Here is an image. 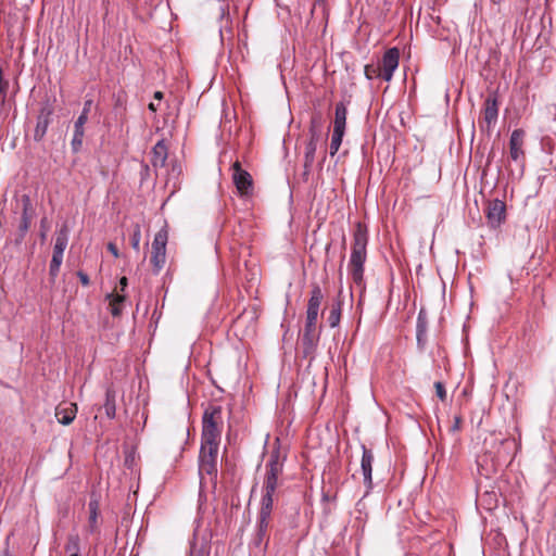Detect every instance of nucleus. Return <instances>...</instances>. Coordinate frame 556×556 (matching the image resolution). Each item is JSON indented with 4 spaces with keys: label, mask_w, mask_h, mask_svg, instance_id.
Wrapping results in <instances>:
<instances>
[{
    "label": "nucleus",
    "mask_w": 556,
    "mask_h": 556,
    "mask_svg": "<svg viewBox=\"0 0 556 556\" xmlns=\"http://www.w3.org/2000/svg\"><path fill=\"white\" fill-rule=\"evenodd\" d=\"M223 410L220 406L210 405L203 413L201 442L207 445L219 444L222 437Z\"/></svg>",
    "instance_id": "nucleus-1"
},
{
    "label": "nucleus",
    "mask_w": 556,
    "mask_h": 556,
    "mask_svg": "<svg viewBox=\"0 0 556 556\" xmlns=\"http://www.w3.org/2000/svg\"><path fill=\"white\" fill-rule=\"evenodd\" d=\"M283 470V460L278 451H274L266 464V472L263 482V494L261 502L274 504V494Z\"/></svg>",
    "instance_id": "nucleus-2"
},
{
    "label": "nucleus",
    "mask_w": 556,
    "mask_h": 556,
    "mask_svg": "<svg viewBox=\"0 0 556 556\" xmlns=\"http://www.w3.org/2000/svg\"><path fill=\"white\" fill-rule=\"evenodd\" d=\"M14 214L18 215L16 218V241H22L36 217V210L31 204L29 195L23 194L15 200Z\"/></svg>",
    "instance_id": "nucleus-3"
},
{
    "label": "nucleus",
    "mask_w": 556,
    "mask_h": 556,
    "mask_svg": "<svg viewBox=\"0 0 556 556\" xmlns=\"http://www.w3.org/2000/svg\"><path fill=\"white\" fill-rule=\"evenodd\" d=\"M14 214L18 215L16 218V241H22L36 217V210L31 204L29 195L23 194L15 200Z\"/></svg>",
    "instance_id": "nucleus-4"
},
{
    "label": "nucleus",
    "mask_w": 556,
    "mask_h": 556,
    "mask_svg": "<svg viewBox=\"0 0 556 556\" xmlns=\"http://www.w3.org/2000/svg\"><path fill=\"white\" fill-rule=\"evenodd\" d=\"M309 139L305 144V151H304V172L303 176L305 179H307L308 175L311 174L312 167L315 162V153L317 150V144L321 138V131L318 125V121L313 118L311 121V126L308 129Z\"/></svg>",
    "instance_id": "nucleus-5"
},
{
    "label": "nucleus",
    "mask_w": 556,
    "mask_h": 556,
    "mask_svg": "<svg viewBox=\"0 0 556 556\" xmlns=\"http://www.w3.org/2000/svg\"><path fill=\"white\" fill-rule=\"evenodd\" d=\"M274 504L261 502V507L257 516L256 522V532L253 540V543L256 547L264 545V549L266 548L269 536L267 531L270 525V517L273 513Z\"/></svg>",
    "instance_id": "nucleus-6"
},
{
    "label": "nucleus",
    "mask_w": 556,
    "mask_h": 556,
    "mask_svg": "<svg viewBox=\"0 0 556 556\" xmlns=\"http://www.w3.org/2000/svg\"><path fill=\"white\" fill-rule=\"evenodd\" d=\"M219 444L213 443L207 445L201 442L199 454V472L200 475L206 473L208 476L217 475V456Z\"/></svg>",
    "instance_id": "nucleus-7"
},
{
    "label": "nucleus",
    "mask_w": 556,
    "mask_h": 556,
    "mask_svg": "<svg viewBox=\"0 0 556 556\" xmlns=\"http://www.w3.org/2000/svg\"><path fill=\"white\" fill-rule=\"evenodd\" d=\"M232 181L241 198H248L253 193V178L249 172L241 167L239 161L231 165Z\"/></svg>",
    "instance_id": "nucleus-8"
},
{
    "label": "nucleus",
    "mask_w": 556,
    "mask_h": 556,
    "mask_svg": "<svg viewBox=\"0 0 556 556\" xmlns=\"http://www.w3.org/2000/svg\"><path fill=\"white\" fill-rule=\"evenodd\" d=\"M366 256V245H354L349 262V271L353 281L358 286H361L364 280V264Z\"/></svg>",
    "instance_id": "nucleus-9"
},
{
    "label": "nucleus",
    "mask_w": 556,
    "mask_h": 556,
    "mask_svg": "<svg viewBox=\"0 0 556 556\" xmlns=\"http://www.w3.org/2000/svg\"><path fill=\"white\" fill-rule=\"evenodd\" d=\"M54 108L49 100L41 104L39 114L37 116V123L34 130L35 141H41L47 134L48 127L51 123V116L53 115Z\"/></svg>",
    "instance_id": "nucleus-10"
},
{
    "label": "nucleus",
    "mask_w": 556,
    "mask_h": 556,
    "mask_svg": "<svg viewBox=\"0 0 556 556\" xmlns=\"http://www.w3.org/2000/svg\"><path fill=\"white\" fill-rule=\"evenodd\" d=\"M498 116V101L495 96H489L483 104L482 118L479 122L482 129L488 131L495 125Z\"/></svg>",
    "instance_id": "nucleus-11"
},
{
    "label": "nucleus",
    "mask_w": 556,
    "mask_h": 556,
    "mask_svg": "<svg viewBox=\"0 0 556 556\" xmlns=\"http://www.w3.org/2000/svg\"><path fill=\"white\" fill-rule=\"evenodd\" d=\"M400 51L397 48L388 49L382 59L378 61L381 66L382 79L390 81L393 77L394 71L399 66Z\"/></svg>",
    "instance_id": "nucleus-12"
},
{
    "label": "nucleus",
    "mask_w": 556,
    "mask_h": 556,
    "mask_svg": "<svg viewBox=\"0 0 556 556\" xmlns=\"http://www.w3.org/2000/svg\"><path fill=\"white\" fill-rule=\"evenodd\" d=\"M362 460H361V470L363 475V482L366 486L365 495L369 494L372 490V465L375 460V456L371 450L367 448L365 445H362Z\"/></svg>",
    "instance_id": "nucleus-13"
},
{
    "label": "nucleus",
    "mask_w": 556,
    "mask_h": 556,
    "mask_svg": "<svg viewBox=\"0 0 556 556\" xmlns=\"http://www.w3.org/2000/svg\"><path fill=\"white\" fill-rule=\"evenodd\" d=\"M488 223L492 227L500 226L506 218V205L505 202L495 199L490 201L486 207Z\"/></svg>",
    "instance_id": "nucleus-14"
},
{
    "label": "nucleus",
    "mask_w": 556,
    "mask_h": 556,
    "mask_svg": "<svg viewBox=\"0 0 556 556\" xmlns=\"http://www.w3.org/2000/svg\"><path fill=\"white\" fill-rule=\"evenodd\" d=\"M526 132L523 129H515L513 130L509 139V155L510 159L515 162L525 157L523 143H525Z\"/></svg>",
    "instance_id": "nucleus-15"
},
{
    "label": "nucleus",
    "mask_w": 556,
    "mask_h": 556,
    "mask_svg": "<svg viewBox=\"0 0 556 556\" xmlns=\"http://www.w3.org/2000/svg\"><path fill=\"white\" fill-rule=\"evenodd\" d=\"M323 300L324 294L320 287L318 285H314L311 291V298L307 303L306 319L317 321Z\"/></svg>",
    "instance_id": "nucleus-16"
},
{
    "label": "nucleus",
    "mask_w": 556,
    "mask_h": 556,
    "mask_svg": "<svg viewBox=\"0 0 556 556\" xmlns=\"http://www.w3.org/2000/svg\"><path fill=\"white\" fill-rule=\"evenodd\" d=\"M86 123H87V110H83L74 125L72 148H73V151H75V152H77L83 144V139H84V135H85L84 126Z\"/></svg>",
    "instance_id": "nucleus-17"
},
{
    "label": "nucleus",
    "mask_w": 556,
    "mask_h": 556,
    "mask_svg": "<svg viewBox=\"0 0 556 556\" xmlns=\"http://www.w3.org/2000/svg\"><path fill=\"white\" fill-rule=\"evenodd\" d=\"M348 108L345 102L340 101L336 104L333 130L345 134Z\"/></svg>",
    "instance_id": "nucleus-18"
},
{
    "label": "nucleus",
    "mask_w": 556,
    "mask_h": 556,
    "mask_svg": "<svg viewBox=\"0 0 556 556\" xmlns=\"http://www.w3.org/2000/svg\"><path fill=\"white\" fill-rule=\"evenodd\" d=\"M64 247L65 245H54L52 260L50 262V267H49V276H50V279L52 282H54L55 278L59 275L60 267L63 262Z\"/></svg>",
    "instance_id": "nucleus-19"
},
{
    "label": "nucleus",
    "mask_w": 556,
    "mask_h": 556,
    "mask_svg": "<svg viewBox=\"0 0 556 556\" xmlns=\"http://www.w3.org/2000/svg\"><path fill=\"white\" fill-rule=\"evenodd\" d=\"M77 406L76 404H68L67 406H58L55 409V417L62 425H70L76 417Z\"/></svg>",
    "instance_id": "nucleus-20"
},
{
    "label": "nucleus",
    "mask_w": 556,
    "mask_h": 556,
    "mask_svg": "<svg viewBox=\"0 0 556 556\" xmlns=\"http://www.w3.org/2000/svg\"><path fill=\"white\" fill-rule=\"evenodd\" d=\"M167 160V147L163 140H160L155 143L152 149V159L151 163L153 167H163L165 166Z\"/></svg>",
    "instance_id": "nucleus-21"
},
{
    "label": "nucleus",
    "mask_w": 556,
    "mask_h": 556,
    "mask_svg": "<svg viewBox=\"0 0 556 556\" xmlns=\"http://www.w3.org/2000/svg\"><path fill=\"white\" fill-rule=\"evenodd\" d=\"M89 518L86 530L93 534L99 532L98 518H99V502L98 500H90L88 504Z\"/></svg>",
    "instance_id": "nucleus-22"
},
{
    "label": "nucleus",
    "mask_w": 556,
    "mask_h": 556,
    "mask_svg": "<svg viewBox=\"0 0 556 556\" xmlns=\"http://www.w3.org/2000/svg\"><path fill=\"white\" fill-rule=\"evenodd\" d=\"M166 263V245H153L151 254V264L156 273H159Z\"/></svg>",
    "instance_id": "nucleus-23"
},
{
    "label": "nucleus",
    "mask_w": 556,
    "mask_h": 556,
    "mask_svg": "<svg viewBox=\"0 0 556 556\" xmlns=\"http://www.w3.org/2000/svg\"><path fill=\"white\" fill-rule=\"evenodd\" d=\"M64 552L66 556L81 555L80 538L77 533H71L67 535Z\"/></svg>",
    "instance_id": "nucleus-24"
},
{
    "label": "nucleus",
    "mask_w": 556,
    "mask_h": 556,
    "mask_svg": "<svg viewBox=\"0 0 556 556\" xmlns=\"http://www.w3.org/2000/svg\"><path fill=\"white\" fill-rule=\"evenodd\" d=\"M104 410L108 418L113 419L116 416V392L109 388L105 392Z\"/></svg>",
    "instance_id": "nucleus-25"
},
{
    "label": "nucleus",
    "mask_w": 556,
    "mask_h": 556,
    "mask_svg": "<svg viewBox=\"0 0 556 556\" xmlns=\"http://www.w3.org/2000/svg\"><path fill=\"white\" fill-rule=\"evenodd\" d=\"M341 311L342 303L340 301L332 303L328 316V323L331 328H334L340 324Z\"/></svg>",
    "instance_id": "nucleus-26"
},
{
    "label": "nucleus",
    "mask_w": 556,
    "mask_h": 556,
    "mask_svg": "<svg viewBox=\"0 0 556 556\" xmlns=\"http://www.w3.org/2000/svg\"><path fill=\"white\" fill-rule=\"evenodd\" d=\"M110 311L113 316H118L122 313V304L125 301V296L121 294H109Z\"/></svg>",
    "instance_id": "nucleus-27"
},
{
    "label": "nucleus",
    "mask_w": 556,
    "mask_h": 556,
    "mask_svg": "<svg viewBox=\"0 0 556 556\" xmlns=\"http://www.w3.org/2000/svg\"><path fill=\"white\" fill-rule=\"evenodd\" d=\"M364 74L368 80H372L376 78H382L380 63L377 62V64L371 63V64L365 65Z\"/></svg>",
    "instance_id": "nucleus-28"
},
{
    "label": "nucleus",
    "mask_w": 556,
    "mask_h": 556,
    "mask_svg": "<svg viewBox=\"0 0 556 556\" xmlns=\"http://www.w3.org/2000/svg\"><path fill=\"white\" fill-rule=\"evenodd\" d=\"M367 227L357 223L354 229V243H367Z\"/></svg>",
    "instance_id": "nucleus-29"
},
{
    "label": "nucleus",
    "mask_w": 556,
    "mask_h": 556,
    "mask_svg": "<svg viewBox=\"0 0 556 556\" xmlns=\"http://www.w3.org/2000/svg\"><path fill=\"white\" fill-rule=\"evenodd\" d=\"M344 134L332 131L331 136V142H330V155L333 156L340 149V146L342 143Z\"/></svg>",
    "instance_id": "nucleus-30"
},
{
    "label": "nucleus",
    "mask_w": 556,
    "mask_h": 556,
    "mask_svg": "<svg viewBox=\"0 0 556 556\" xmlns=\"http://www.w3.org/2000/svg\"><path fill=\"white\" fill-rule=\"evenodd\" d=\"M168 241V230L167 225H164L154 237L153 243H167Z\"/></svg>",
    "instance_id": "nucleus-31"
},
{
    "label": "nucleus",
    "mask_w": 556,
    "mask_h": 556,
    "mask_svg": "<svg viewBox=\"0 0 556 556\" xmlns=\"http://www.w3.org/2000/svg\"><path fill=\"white\" fill-rule=\"evenodd\" d=\"M317 338H318L317 333H304L303 332L302 342L307 349H312L315 345Z\"/></svg>",
    "instance_id": "nucleus-32"
},
{
    "label": "nucleus",
    "mask_w": 556,
    "mask_h": 556,
    "mask_svg": "<svg viewBox=\"0 0 556 556\" xmlns=\"http://www.w3.org/2000/svg\"><path fill=\"white\" fill-rule=\"evenodd\" d=\"M68 240V229L67 226L64 224L60 228V230L56 233L55 237V243H66Z\"/></svg>",
    "instance_id": "nucleus-33"
},
{
    "label": "nucleus",
    "mask_w": 556,
    "mask_h": 556,
    "mask_svg": "<svg viewBox=\"0 0 556 556\" xmlns=\"http://www.w3.org/2000/svg\"><path fill=\"white\" fill-rule=\"evenodd\" d=\"M434 388H435V393H437V396L441 400V401H445L446 400V390H445V387L442 382L440 381H437L434 383Z\"/></svg>",
    "instance_id": "nucleus-34"
},
{
    "label": "nucleus",
    "mask_w": 556,
    "mask_h": 556,
    "mask_svg": "<svg viewBox=\"0 0 556 556\" xmlns=\"http://www.w3.org/2000/svg\"><path fill=\"white\" fill-rule=\"evenodd\" d=\"M189 556H207V552L202 547H198L197 542H192Z\"/></svg>",
    "instance_id": "nucleus-35"
},
{
    "label": "nucleus",
    "mask_w": 556,
    "mask_h": 556,
    "mask_svg": "<svg viewBox=\"0 0 556 556\" xmlns=\"http://www.w3.org/2000/svg\"><path fill=\"white\" fill-rule=\"evenodd\" d=\"M316 320L306 319L304 333H317L316 332Z\"/></svg>",
    "instance_id": "nucleus-36"
},
{
    "label": "nucleus",
    "mask_w": 556,
    "mask_h": 556,
    "mask_svg": "<svg viewBox=\"0 0 556 556\" xmlns=\"http://www.w3.org/2000/svg\"><path fill=\"white\" fill-rule=\"evenodd\" d=\"M77 277L79 278L83 286H85V287L89 286L90 280L86 273L79 270V271H77Z\"/></svg>",
    "instance_id": "nucleus-37"
},
{
    "label": "nucleus",
    "mask_w": 556,
    "mask_h": 556,
    "mask_svg": "<svg viewBox=\"0 0 556 556\" xmlns=\"http://www.w3.org/2000/svg\"><path fill=\"white\" fill-rule=\"evenodd\" d=\"M483 462H484L483 457H479L478 460H477L478 466L481 468V470L485 471V475H489L491 471L495 470L493 465H492V468H490V469L489 468H484Z\"/></svg>",
    "instance_id": "nucleus-38"
},
{
    "label": "nucleus",
    "mask_w": 556,
    "mask_h": 556,
    "mask_svg": "<svg viewBox=\"0 0 556 556\" xmlns=\"http://www.w3.org/2000/svg\"><path fill=\"white\" fill-rule=\"evenodd\" d=\"M462 418L459 416L454 417V424L452 426L453 431H457L460 427Z\"/></svg>",
    "instance_id": "nucleus-39"
},
{
    "label": "nucleus",
    "mask_w": 556,
    "mask_h": 556,
    "mask_svg": "<svg viewBox=\"0 0 556 556\" xmlns=\"http://www.w3.org/2000/svg\"><path fill=\"white\" fill-rule=\"evenodd\" d=\"M533 292L535 296L543 299V290L540 287L534 288Z\"/></svg>",
    "instance_id": "nucleus-40"
},
{
    "label": "nucleus",
    "mask_w": 556,
    "mask_h": 556,
    "mask_svg": "<svg viewBox=\"0 0 556 556\" xmlns=\"http://www.w3.org/2000/svg\"><path fill=\"white\" fill-rule=\"evenodd\" d=\"M108 248L114 256H118L117 245H108Z\"/></svg>",
    "instance_id": "nucleus-41"
},
{
    "label": "nucleus",
    "mask_w": 556,
    "mask_h": 556,
    "mask_svg": "<svg viewBox=\"0 0 556 556\" xmlns=\"http://www.w3.org/2000/svg\"><path fill=\"white\" fill-rule=\"evenodd\" d=\"M119 285H121L122 291H124L125 288L127 287V278L126 277H122L121 280H119Z\"/></svg>",
    "instance_id": "nucleus-42"
},
{
    "label": "nucleus",
    "mask_w": 556,
    "mask_h": 556,
    "mask_svg": "<svg viewBox=\"0 0 556 556\" xmlns=\"http://www.w3.org/2000/svg\"><path fill=\"white\" fill-rule=\"evenodd\" d=\"M153 97L156 100H162L163 99V92L162 91H155Z\"/></svg>",
    "instance_id": "nucleus-43"
},
{
    "label": "nucleus",
    "mask_w": 556,
    "mask_h": 556,
    "mask_svg": "<svg viewBox=\"0 0 556 556\" xmlns=\"http://www.w3.org/2000/svg\"><path fill=\"white\" fill-rule=\"evenodd\" d=\"M90 105H91V101H86L85 102V105H84V109L83 110H87V114L89 113L90 111Z\"/></svg>",
    "instance_id": "nucleus-44"
},
{
    "label": "nucleus",
    "mask_w": 556,
    "mask_h": 556,
    "mask_svg": "<svg viewBox=\"0 0 556 556\" xmlns=\"http://www.w3.org/2000/svg\"><path fill=\"white\" fill-rule=\"evenodd\" d=\"M422 332H424V329H421L420 325L418 324V331H417V339H418V341H420Z\"/></svg>",
    "instance_id": "nucleus-45"
},
{
    "label": "nucleus",
    "mask_w": 556,
    "mask_h": 556,
    "mask_svg": "<svg viewBox=\"0 0 556 556\" xmlns=\"http://www.w3.org/2000/svg\"><path fill=\"white\" fill-rule=\"evenodd\" d=\"M148 108L152 112H156V110H157L156 105L153 102H151Z\"/></svg>",
    "instance_id": "nucleus-46"
},
{
    "label": "nucleus",
    "mask_w": 556,
    "mask_h": 556,
    "mask_svg": "<svg viewBox=\"0 0 556 556\" xmlns=\"http://www.w3.org/2000/svg\"><path fill=\"white\" fill-rule=\"evenodd\" d=\"M1 556H12L9 552V549H4Z\"/></svg>",
    "instance_id": "nucleus-47"
},
{
    "label": "nucleus",
    "mask_w": 556,
    "mask_h": 556,
    "mask_svg": "<svg viewBox=\"0 0 556 556\" xmlns=\"http://www.w3.org/2000/svg\"><path fill=\"white\" fill-rule=\"evenodd\" d=\"M315 3L323 4V3H325V0H315Z\"/></svg>",
    "instance_id": "nucleus-48"
}]
</instances>
